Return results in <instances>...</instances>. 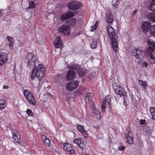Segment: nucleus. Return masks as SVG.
Listing matches in <instances>:
<instances>
[{
  "instance_id": "nucleus-46",
  "label": "nucleus",
  "mask_w": 155,
  "mask_h": 155,
  "mask_svg": "<svg viewBox=\"0 0 155 155\" xmlns=\"http://www.w3.org/2000/svg\"><path fill=\"white\" fill-rule=\"evenodd\" d=\"M61 78V77L60 76L58 75H55L54 79L55 81V82L59 81V80Z\"/></svg>"
},
{
  "instance_id": "nucleus-14",
  "label": "nucleus",
  "mask_w": 155,
  "mask_h": 155,
  "mask_svg": "<svg viewBox=\"0 0 155 155\" xmlns=\"http://www.w3.org/2000/svg\"><path fill=\"white\" fill-rule=\"evenodd\" d=\"M74 13L72 12H67L62 15L60 17V19L61 20L64 21L67 19L74 16Z\"/></svg>"
},
{
  "instance_id": "nucleus-30",
  "label": "nucleus",
  "mask_w": 155,
  "mask_h": 155,
  "mask_svg": "<svg viewBox=\"0 0 155 155\" xmlns=\"http://www.w3.org/2000/svg\"><path fill=\"white\" fill-rule=\"evenodd\" d=\"M149 110L152 119L155 120V107H151Z\"/></svg>"
},
{
  "instance_id": "nucleus-13",
  "label": "nucleus",
  "mask_w": 155,
  "mask_h": 155,
  "mask_svg": "<svg viewBox=\"0 0 155 155\" xmlns=\"http://www.w3.org/2000/svg\"><path fill=\"white\" fill-rule=\"evenodd\" d=\"M7 54L4 52L0 53V66L5 64L7 61Z\"/></svg>"
},
{
  "instance_id": "nucleus-43",
  "label": "nucleus",
  "mask_w": 155,
  "mask_h": 155,
  "mask_svg": "<svg viewBox=\"0 0 155 155\" xmlns=\"http://www.w3.org/2000/svg\"><path fill=\"white\" fill-rule=\"evenodd\" d=\"M68 67L70 68L73 69L75 70L78 69L79 68V66L78 65H76L75 66L73 65H68Z\"/></svg>"
},
{
  "instance_id": "nucleus-11",
  "label": "nucleus",
  "mask_w": 155,
  "mask_h": 155,
  "mask_svg": "<svg viewBox=\"0 0 155 155\" xmlns=\"http://www.w3.org/2000/svg\"><path fill=\"white\" fill-rule=\"evenodd\" d=\"M74 143L78 145L81 149H83L86 147L85 143L81 138H75L74 140Z\"/></svg>"
},
{
  "instance_id": "nucleus-19",
  "label": "nucleus",
  "mask_w": 155,
  "mask_h": 155,
  "mask_svg": "<svg viewBox=\"0 0 155 155\" xmlns=\"http://www.w3.org/2000/svg\"><path fill=\"white\" fill-rule=\"evenodd\" d=\"M12 137L15 141L17 143H19L21 138L20 133L17 131H14L12 132Z\"/></svg>"
},
{
  "instance_id": "nucleus-2",
  "label": "nucleus",
  "mask_w": 155,
  "mask_h": 155,
  "mask_svg": "<svg viewBox=\"0 0 155 155\" xmlns=\"http://www.w3.org/2000/svg\"><path fill=\"white\" fill-rule=\"evenodd\" d=\"M23 93L24 96L30 105H34L36 104L37 102L35 97L30 91L26 89L24 90Z\"/></svg>"
},
{
  "instance_id": "nucleus-7",
  "label": "nucleus",
  "mask_w": 155,
  "mask_h": 155,
  "mask_svg": "<svg viewBox=\"0 0 155 155\" xmlns=\"http://www.w3.org/2000/svg\"><path fill=\"white\" fill-rule=\"evenodd\" d=\"M112 86L115 90V93L120 96L125 94V92L124 89L116 83L113 84Z\"/></svg>"
},
{
  "instance_id": "nucleus-35",
  "label": "nucleus",
  "mask_w": 155,
  "mask_h": 155,
  "mask_svg": "<svg viewBox=\"0 0 155 155\" xmlns=\"http://www.w3.org/2000/svg\"><path fill=\"white\" fill-rule=\"evenodd\" d=\"M76 19L74 18H72L70 19L68 23L70 25L73 26L76 24Z\"/></svg>"
},
{
  "instance_id": "nucleus-20",
  "label": "nucleus",
  "mask_w": 155,
  "mask_h": 155,
  "mask_svg": "<svg viewBox=\"0 0 155 155\" xmlns=\"http://www.w3.org/2000/svg\"><path fill=\"white\" fill-rule=\"evenodd\" d=\"M75 73L72 70H69L67 74L66 78L68 81L74 79L75 77Z\"/></svg>"
},
{
  "instance_id": "nucleus-50",
  "label": "nucleus",
  "mask_w": 155,
  "mask_h": 155,
  "mask_svg": "<svg viewBox=\"0 0 155 155\" xmlns=\"http://www.w3.org/2000/svg\"><path fill=\"white\" fill-rule=\"evenodd\" d=\"M24 41H20L19 44V46L21 47L24 45Z\"/></svg>"
},
{
  "instance_id": "nucleus-26",
  "label": "nucleus",
  "mask_w": 155,
  "mask_h": 155,
  "mask_svg": "<svg viewBox=\"0 0 155 155\" xmlns=\"http://www.w3.org/2000/svg\"><path fill=\"white\" fill-rule=\"evenodd\" d=\"M41 137L44 144L48 147L50 146L51 143L50 140L47 138L45 135H42Z\"/></svg>"
},
{
  "instance_id": "nucleus-31",
  "label": "nucleus",
  "mask_w": 155,
  "mask_h": 155,
  "mask_svg": "<svg viewBox=\"0 0 155 155\" xmlns=\"http://www.w3.org/2000/svg\"><path fill=\"white\" fill-rule=\"evenodd\" d=\"M150 33L151 35H155V25H151L150 28Z\"/></svg>"
},
{
  "instance_id": "nucleus-36",
  "label": "nucleus",
  "mask_w": 155,
  "mask_h": 155,
  "mask_svg": "<svg viewBox=\"0 0 155 155\" xmlns=\"http://www.w3.org/2000/svg\"><path fill=\"white\" fill-rule=\"evenodd\" d=\"M143 133L145 135H149L150 134V129L148 127H145L143 129Z\"/></svg>"
},
{
  "instance_id": "nucleus-27",
  "label": "nucleus",
  "mask_w": 155,
  "mask_h": 155,
  "mask_svg": "<svg viewBox=\"0 0 155 155\" xmlns=\"http://www.w3.org/2000/svg\"><path fill=\"white\" fill-rule=\"evenodd\" d=\"M97 46V39L96 38H93L91 42L90 47L92 49L96 48Z\"/></svg>"
},
{
  "instance_id": "nucleus-34",
  "label": "nucleus",
  "mask_w": 155,
  "mask_h": 155,
  "mask_svg": "<svg viewBox=\"0 0 155 155\" xmlns=\"http://www.w3.org/2000/svg\"><path fill=\"white\" fill-rule=\"evenodd\" d=\"M150 9L152 11H155V0H153L150 6Z\"/></svg>"
},
{
  "instance_id": "nucleus-55",
  "label": "nucleus",
  "mask_w": 155,
  "mask_h": 155,
  "mask_svg": "<svg viewBox=\"0 0 155 155\" xmlns=\"http://www.w3.org/2000/svg\"><path fill=\"white\" fill-rule=\"evenodd\" d=\"M123 104H124L125 106H127V104H126V101H125V100H124V101L123 102Z\"/></svg>"
},
{
  "instance_id": "nucleus-24",
  "label": "nucleus",
  "mask_w": 155,
  "mask_h": 155,
  "mask_svg": "<svg viewBox=\"0 0 155 155\" xmlns=\"http://www.w3.org/2000/svg\"><path fill=\"white\" fill-rule=\"evenodd\" d=\"M112 42V47L115 52H117L118 50V44L117 41L116 40L115 38L111 39Z\"/></svg>"
},
{
  "instance_id": "nucleus-23",
  "label": "nucleus",
  "mask_w": 155,
  "mask_h": 155,
  "mask_svg": "<svg viewBox=\"0 0 155 155\" xmlns=\"http://www.w3.org/2000/svg\"><path fill=\"white\" fill-rule=\"evenodd\" d=\"M78 130L80 132L83 134L86 135V136H84V137L86 138L88 136L87 132V131L85 130L84 127L81 125H78L77 126V127Z\"/></svg>"
},
{
  "instance_id": "nucleus-32",
  "label": "nucleus",
  "mask_w": 155,
  "mask_h": 155,
  "mask_svg": "<svg viewBox=\"0 0 155 155\" xmlns=\"http://www.w3.org/2000/svg\"><path fill=\"white\" fill-rule=\"evenodd\" d=\"M119 3V0H112L111 4L112 6L114 7L115 8H117L118 7V5Z\"/></svg>"
},
{
  "instance_id": "nucleus-3",
  "label": "nucleus",
  "mask_w": 155,
  "mask_h": 155,
  "mask_svg": "<svg viewBox=\"0 0 155 155\" xmlns=\"http://www.w3.org/2000/svg\"><path fill=\"white\" fill-rule=\"evenodd\" d=\"M58 30L60 33L64 34L65 35L68 36L70 33L71 28L68 25H63L58 27Z\"/></svg>"
},
{
  "instance_id": "nucleus-33",
  "label": "nucleus",
  "mask_w": 155,
  "mask_h": 155,
  "mask_svg": "<svg viewBox=\"0 0 155 155\" xmlns=\"http://www.w3.org/2000/svg\"><path fill=\"white\" fill-rule=\"evenodd\" d=\"M112 98V97L111 95H107L105 97V98L104 100H105V101L107 102L108 104H109V106H110V100L111 98Z\"/></svg>"
},
{
  "instance_id": "nucleus-9",
  "label": "nucleus",
  "mask_w": 155,
  "mask_h": 155,
  "mask_svg": "<svg viewBox=\"0 0 155 155\" xmlns=\"http://www.w3.org/2000/svg\"><path fill=\"white\" fill-rule=\"evenodd\" d=\"M63 150L66 152L70 154H74L75 151L73 149L72 145L69 143H64Z\"/></svg>"
},
{
  "instance_id": "nucleus-8",
  "label": "nucleus",
  "mask_w": 155,
  "mask_h": 155,
  "mask_svg": "<svg viewBox=\"0 0 155 155\" xmlns=\"http://www.w3.org/2000/svg\"><path fill=\"white\" fill-rule=\"evenodd\" d=\"M68 6L71 9L76 10L82 7V4L76 1H74L69 2Z\"/></svg>"
},
{
  "instance_id": "nucleus-25",
  "label": "nucleus",
  "mask_w": 155,
  "mask_h": 155,
  "mask_svg": "<svg viewBox=\"0 0 155 155\" xmlns=\"http://www.w3.org/2000/svg\"><path fill=\"white\" fill-rule=\"evenodd\" d=\"M138 83L140 87L144 90H145L147 86V83L146 81L139 80Z\"/></svg>"
},
{
  "instance_id": "nucleus-49",
  "label": "nucleus",
  "mask_w": 155,
  "mask_h": 155,
  "mask_svg": "<svg viewBox=\"0 0 155 155\" xmlns=\"http://www.w3.org/2000/svg\"><path fill=\"white\" fill-rule=\"evenodd\" d=\"M125 147L124 146H121L118 148V150H120L123 151L125 150Z\"/></svg>"
},
{
  "instance_id": "nucleus-18",
  "label": "nucleus",
  "mask_w": 155,
  "mask_h": 155,
  "mask_svg": "<svg viewBox=\"0 0 155 155\" xmlns=\"http://www.w3.org/2000/svg\"><path fill=\"white\" fill-rule=\"evenodd\" d=\"M127 142L130 145H132L134 143V137L131 131L129 132L126 135Z\"/></svg>"
},
{
  "instance_id": "nucleus-40",
  "label": "nucleus",
  "mask_w": 155,
  "mask_h": 155,
  "mask_svg": "<svg viewBox=\"0 0 155 155\" xmlns=\"http://www.w3.org/2000/svg\"><path fill=\"white\" fill-rule=\"evenodd\" d=\"M87 72L86 70H79L78 71V74L80 76L85 75Z\"/></svg>"
},
{
  "instance_id": "nucleus-53",
  "label": "nucleus",
  "mask_w": 155,
  "mask_h": 155,
  "mask_svg": "<svg viewBox=\"0 0 155 155\" xmlns=\"http://www.w3.org/2000/svg\"><path fill=\"white\" fill-rule=\"evenodd\" d=\"M3 88L4 89H8L9 88V87L7 85H4Z\"/></svg>"
},
{
  "instance_id": "nucleus-51",
  "label": "nucleus",
  "mask_w": 155,
  "mask_h": 155,
  "mask_svg": "<svg viewBox=\"0 0 155 155\" xmlns=\"http://www.w3.org/2000/svg\"><path fill=\"white\" fill-rule=\"evenodd\" d=\"M67 100L69 101H73L74 100V99L73 98H71L69 96H68L67 97Z\"/></svg>"
},
{
  "instance_id": "nucleus-39",
  "label": "nucleus",
  "mask_w": 155,
  "mask_h": 155,
  "mask_svg": "<svg viewBox=\"0 0 155 155\" xmlns=\"http://www.w3.org/2000/svg\"><path fill=\"white\" fill-rule=\"evenodd\" d=\"M35 7V5L34 2L31 1L29 2V6L28 8H33Z\"/></svg>"
},
{
  "instance_id": "nucleus-44",
  "label": "nucleus",
  "mask_w": 155,
  "mask_h": 155,
  "mask_svg": "<svg viewBox=\"0 0 155 155\" xmlns=\"http://www.w3.org/2000/svg\"><path fill=\"white\" fill-rule=\"evenodd\" d=\"M26 112L29 116H32L33 113L32 110L30 109H27L26 111Z\"/></svg>"
},
{
  "instance_id": "nucleus-42",
  "label": "nucleus",
  "mask_w": 155,
  "mask_h": 155,
  "mask_svg": "<svg viewBox=\"0 0 155 155\" xmlns=\"http://www.w3.org/2000/svg\"><path fill=\"white\" fill-rule=\"evenodd\" d=\"M51 96V94L50 93H46L44 95V98L45 100V101H47L50 98Z\"/></svg>"
},
{
  "instance_id": "nucleus-1",
  "label": "nucleus",
  "mask_w": 155,
  "mask_h": 155,
  "mask_svg": "<svg viewBox=\"0 0 155 155\" xmlns=\"http://www.w3.org/2000/svg\"><path fill=\"white\" fill-rule=\"evenodd\" d=\"M45 71L46 68L44 65L42 64H39L32 70L31 74V79H34L37 77L39 80H41L44 76Z\"/></svg>"
},
{
  "instance_id": "nucleus-38",
  "label": "nucleus",
  "mask_w": 155,
  "mask_h": 155,
  "mask_svg": "<svg viewBox=\"0 0 155 155\" xmlns=\"http://www.w3.org/2000/svg\"><path fill=\"white\" fill-rule=\"evenodd\" d=\"M150 58L152 59H155V48L153 49L150 53Z\"/></svg>"
},
{
  "instance_id": "nucleus-16",
  "label": "nucleus",
  "mask_w": 155,
  "mask_h": 155,
  "mask_svg": "<svg viewBox=\"0 0 155 155\" xmlns=\"http://www.w3.org/2000/svg\"><path fill=\"white\" fill-rule=\"evenodd\" d=\"M54 45L56 48H62L63 47V42L60 37L56 38L54 42Z\"/></svg>"
},
{
  "instance_id": "nucleus-17",
  "label": "nucleus",
  "mask_w": 155,
  "mask_h": 155,
  "mask_svg": "<svg viewBox=\"0 0 155 155\" xmlns=\"http://www.w3.org/2000/svg\"><path fill=\"white\" fill-rule=\"evenodd\" d=\"M105 20L107 23H111L114 20L112 13L110 12L107 13L105 17Z\"/></svg>"
},
{
  "instance_id": "nucleus-47",
  "label": "nucleus",
  "mask_w": 155,
  "mask_h": 155,
  "mask_svg": "<svg viewBox=\"0 0 155 155\" xmlns=\"http://www.w3.org/2000/svg\"><path fill=\"white\" fill-rule=\"evenodd\" d=\"M14 43H10L9 44V47L10 49H13L14 48Z\"/></svg>"
},
{
  "instance_id": "nucleus-4",
  "label": "nucleus",
  "mask_w": 155,
  "mask_h": 155,
  "mask_svg": "<svg viewBox=\"0 0 155 155\" xmlns=\"http://www.w3.org/2000/svg\"><path fill=\"white\" fill-rule=\"evenodd\" d=\"M132 55L137 59H142L145 56V53L142 50L136 48L133 51Z\"/></svg>"
},
{
  "instance_id": "nucleus-48",
  "label": "nucleus",
  "mask_w": 155,
  "mask_h": 155,
  "mask_svg": "<svg viewBox=\"0 0 155 155\" xmlns=\"http://www.w3.org/2000/svg\"><path fill=\"white\" fill-rule=\"evenodd\" d=\"M148 63L147 62H143L142 64V66L143 67H146L148 66Z\"/></svg>"
},
{
  "instance_id": "nucleus-37",
  "label": "nucleus",
  "mask_w": 155,
  "mask_h": 155,
  "mask_svg": "<svg viewBox=\"0 0 155 155\" xmlns=\"http://www.w3.org/2000/svg\"><path fill=\"white\" fill-rule=\"evenodd\" d=\"M98 24V21H97L94 25L91 26V31H93L97 29V27Z\"/></svg>"
},
{
  "instance_id": "nucleus-54",
  "label": "nucleus",
  "mask_w": 155,
  "mask_h": 155,
  "mask_svg": "<svg viewBox=\"0 0 155 155\" xmlns=\"http://www.w3.org/2000/svg\"><path fill=\"white\" fill-rule=\"evenodd\" d=\"M145 120H141L140 121V124H144V122H145Z\"/></svg>"
},
{
  "instance_id": "nucleus-15",
  "label": "nucleus",
  "mask_w": 155,
  "mask_h": 155,
  "mask_svg": "<svg viewBox=\"0 0 155 155\" xmlns=\"http://www.w3.org/2000/svg\"><path fill=\"white\" fill-rule=\"evenodd\" d=\"M107 32L109 36L111 39L114 38L115 32L114 29L110 26H108L107 27Z\"/></svg>"
},
{
  "instance_id": "nucleus-12",
  "label": "nucleus",
  "mask_w": 155,
  "mask_h": 155,
  "mask_svg": "<svg viewBox=\"0 0 155 155\" xmlns=\"http://www.w3.org/2000/svg\"><path fill=\"white\" fill-rule=\"evenodd\" d=\"M151 25V23L148 21H145L143 22L141 25V28L144 33H146L148 31L149 28Z\"/></svg>"
},
{
  "instance_id": "nucleus-52",
  "label": "nucleus",
  "mask_w": 155,
  "mask_h": 155,
  "mask_svg": "<svg viewBox=\"0 0 155 155\" xmlns=\"http://www.w3.org/2000/svg\"><path fill=\"white\" fill-rule=\"evenodd\" d=\"M137 9H135V10L134 12H133V13H132V15L134 16L137 13Z\"/></svg>"
},
{
  "instance_id": "nucleus-29",
  "label": "nucleus",
  "mask_w": 155,
  "mask_h": 155,
  "mask_svg": "<svg viewBox=\"0 0 155 155\" xmlns=\"http://www.w3.org/2000/svg\"><path fill=\"white\" fill-rule=\"evenodd\" d=\"M147 43L150 49L153 48L155 47V42L152 40H148Z\"/></svg>"
},
{
  "instance_id": "nucleus-28",
  "label": "nucleus",
  "mask_w": 155,
  "mask_h": 155,
  "mask_svg": "<svg viewBox=\"0 0 155 155\" xmlns=\"http://www.w3.org/2000/svg\"><path fill=\"white\" fill-rule=\"evenodd\" d=\"M6 102L4 99H0V110H2L6 107Z\"/></svg>"
},
{
  "instance_id": "nucleus-21",
  "label": "nucleus",
  "mask_w": 155,
  "mask_h": 155,
  "mask_svg": "<svg viewBox=\"0 0 155 155\" xmlns=\"http://www.w3.org/2000/svg\"><path fill=\"white\" fill-rule=\"evenodd\" d=\"M147 18L150 21L155 23V12L147 13Z\"/></svg>"
},
{
  "instance_id": "nucleus-22",
  "label": "nucleus",
  "mask_w": 155,
  "mask_h": 155,
  "mask_svg": "<svg viewBox=\"0 0 155 155\" xmlns=\"http://www.w3.org/2000/svg\"><path fill=\"white\" fill-rule=\"evenodd\" d=\"M94 98V94L92 93H87L85 98V101L86 103H88L91 101H92Z\"/></svg>"
},
{
  "instance_id": "nucleus-41",
  "label": "nucleus",
  "mask_w": 155,
  "mask_h": 155,
  "mask_svg": "<svg viewBox=\"0 0 155 155\" xmlns=\"http://www.w3.org/2000/svg\"><path fill=\"white\" fill-rule=\"evenodd\" d=\"M106 102L105 100H103L101 105L102 110L103 111H104L105 110Z\"/></svg>"
},
{
  "instance_id": "nucleus-45",
  "label": "nucleus",
  "mask_w": 155,
  "mask_h": 155,
  "mask_svg": "<svg viewBox=\"0 0 155 155\" xmlns=\"http://www.w3.org/2000/svg\"><path fill=\"white\" fill-rule=\"evenodd\" d=\"M7 38L10 43L14 42V39L12 37L8 36L7 37Z\"/></svg>"
},
{
  "instance_id": "nucleus-5",
  "label": "nucleus",
  "mask_w": 155,
  "mask_h": 155,
  "mask_svg": "<svg viewBox=\"0 0 155 155\" xmlns=\"http://www.w3.org/2000/svg\"><path fill=\"white\" fill-rule=\"evenodd\" d=\"M27 58L28 60L27 66L29 67L31 65L35 64L38 60L36 55L31 53L28 54Z\"/></svg>"
},
{
  "instance_id": "nucleus-10",
  "label": "nucleus",
  "mask_w": 155,
  "mask_h": 155,
  "mask_svg": "<svg viewBox=\"0 0 155 155\" xmlns=\"http://www.w3.org/2000/svg\"><path fill=\"white\" fill-rule=\"evenodd\" d=\"M91 107L93 116L97 119H100L101 117V112L96 108L94 103L92 102Z\"/></svg>"
},
{
  "instance_id": "nucleus-6",
  "label": "nucleus",
  "mask_w": 155,
  "mask_h": 155,
  "mask_svg": "<svg viewBox=\"0 0 155 155\" xmlns=\"http://www.w3.org/2000/svg\"><path fill=\"white\" fill-rule=\"evenodd\" d=\"M78 84L79 82L77 80L69 82L66 85V89L68 91H72L77 87Z\"/></svg>"
}]
</instances>
